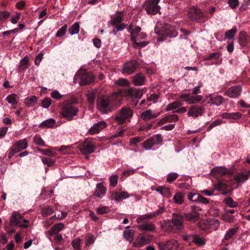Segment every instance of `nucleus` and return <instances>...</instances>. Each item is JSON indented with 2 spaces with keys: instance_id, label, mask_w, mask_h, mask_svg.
<instances>
[{
  "instance_id": "obj_34",
  "label": "nucleus",
  "mask_w": 250,
  "mask_h": 250,
  "mask_svg": "<svg viewBox=\"0 0 250 250\" xmlns=\"http://www.w3.org/2000/svg\"><path fill=\"white\" fill-rule=\"evenodd\" d=\"M184 195L183 193L177 192L173 197V201L174 203L178 205H181L184 202Z\"/></svg>"
},
{
  "instance_id": "obj_44",
  "label": "nucleus",
  "mask_w": 250,
  "mask_h": 250,
  "mask_svg": "<svg viewBox=\"0 0 250 250\" xmlns=\"http://www.w3.org/2000/svg\"><path fill=\"white\" fill-rule=\"evenodd\" d=\"M64 227L63 224L59 223L54 225L50 229L53 233H57L62 230Z\"/></svg>"
},
{
  "instance_id": "obj_28",
  "label": "nucleus",
  "mask_w": 250,
  "mask_h": 250,
  "mask_svg": "<svg viewBox=\"0 0 250 250\" xmlns=\"http://www.w3.org/2000/svg\"><path fill=\"white\" fill-rule=\"evenodd\" d=\"M157 192H158L163 198H168L172 195L170 189L168 187L159 186L157 187Z\"/></svg>"
},
{
  "instance_id": "obj_10",
  "label": "nucleus",
  "mask_w": 250,
  "mask_h": 250,
  "mask_svg": "<svg viewBox=\"0 0 250 250\" xmlns=\"http://www.w3.org/2000/svg\"><path fill=\"white\" fill-rule=\"evenodd\" d=\"M140 66V63L136 60H131L125 63L123 67V73L130 74L134 72Z\"/></svg>"
},
{
  "instance_id": "obj_12",
  "label": "nucleus",
  "mask_w": 250,
  "mask_h": 250,
  "mask_svg": "<svg viewBox=\"0 0 250 250\" xmlns=\"http://www.w3.org/2000/svg\"><path fill=\"white\" fill-rule=\"evenodd\" d=\"M152 236L149 234H140L133 243L135 247H141L148 243L152 239Z\"/></svg>"
},
{
  "instance_id": "obj_35",
  "label": "nucleus",
  "mask_w": 250,
  "mask_h": 250,
  "mask_svg": "<svg viewBox=\"0 0 250 250\" xmlns=\"http://www.w3.org/2000/svg\"><path fill=\"white\" fill-rule=\"evenodd\" d=\"M237 230L238 229L237 228H232L229 229L226 232L223 241L228 240L231 238L233 237V236L237 232Z\"/></svg>"
},
{
  "instance_id": "obj_36",
  "label": "nucleus",
  "mask_w": 250,
  "mask_h": 250,
  "mask_svg": "<svg viewBox=\"0 0 250 250\" xmlns=\"http://www.w3.org/2000/svg\"><path fill=\"white\" fill-rule=\"evenodd\" d=\"M38 99L36 96L28 97L25 99V104L29 106L32 107L37 103Z\"/></svg>"
},
{
  "instance_id": "obj_19",
  "label": "nucleus",
  "mask_w": 250,
  "mask_h": 250,
  "mask_svg": "<svg viewBox=\"0 0 250 250\" xmlns=\"http://www.w3.org/2000/svg\"><path fill=\"white\" fill-rule=\"evenodd\" d=\"M106 124L104 121H101L95 124L88 130L90 134H95L98 133L102 129L104 128Z\"/></svg>"
},
{
  "instance_id": "obj_46",
  "label": "nucleus",
  "mask_w": 250,
  "mask_h": 250,
  "mask_svg": "<svg viewBox=\"0 0 250 250\" xmlns=\"http://www.w3.org/2000/svg\"><path fill=\"white\" fill-rule=\"evenodd\" d=\"M201 195L198 193L189 192L188 195V198L193 202L198 203Z\"/></svg>"
},
{
  "instance_id": "obj_63",
  "label": "nucleus",
  "mask_w": 250,
  "mask_h": 250,
  "mask_svg": "<svg viewBox=\"0 0 250 250\" xmlns=\"http://www.w3.org/2000/svg\"><path fill=\"white\" fill-rule=\"evenodd\" d=\"M80 243L81 239L80 238H77L72 242V245L75 250H81L80 248Z\"/></svg>"
},
{
  "instance_id": "obj_21",
  "label": "nucleus",
  "mask_w": 250,
  "mask_h": 250,
  "mask_svg": "<svg viewBox=\"0 0 250 250\" xmlns=\"http://www.w3.org/2000/svg\"><path fill=\"white\" fill-rule=\"evenodd\" d=\"M129 196L128 192L126 191H122L121 192L113 191L111 192L110 197L116 201L120 202L124 199L128 198Z\"/></svg>"
},
{
  "instance_id": "obj_30",
  "label": "nucleus",
  "mask_w": 250,
  "mask_h": 250,
  "mask_svg": "<svg viewBox=\"0 0 250 250\" xmlns=\"http://www.w3.org/2000/svg\"><path fill=\"white\" fill-rule=\"evenodd\" d=\"M29 66V58L27 56L23 57L20 62L18 72H24Z\"/></svg>"
},
{
  "instance_id": "obj_49",
  "label": "nucleus",
  "mask_w": 250,
  "mask_h": 250,
  "mask_svg": "<svg viewBox=\"0 0 250 250\" xmlns=\"http://www.w3.org/2000/svg\"><path fill=\"white\" fill-rule=\"evenodd\" d=\"M224 202L230 208H235L238 206V203L234 201L232 198L229 197L225 198Z\"/></svg>"
},
{
  "instance_id": "obj_8",
  "label": "nucleus",
  "mask_w": 250,
  "mask_h": 250,
  "mask_svg": "<svg viewBox=\"0 0 250 250\" xmlns=\"http://www.w3.org/2000/svg\"><path fill=\"white\" fill-rule=\"evenodd\" d=\"M242 92L241 85H236L229 88L224 93V95L230 98H237Z\"/></svg>"
},
{
  "instance_id": "obj_15",
  "label": "nucleus",
  "mask_w": 250,
  "mask_h": 250,
  "mask_svg": "<svg viewBox=\"0 0 250 250\" xmlns=\"http://www.w3.org/2000/svg\"><path fill=\"white\" fill-rule=\"evenodd\" d=\"M144 6L148 14H156V0H146Z\"/></svg>"
},
{
  "instance_id": "obj_27",
  "label": "nucleus",
  "mask_w": 250,
  "mask_h": 250,
  "mask_svg": "<svg viewBox=\"0 0 250 250\" xmlns=\"http://www.w3.org/2000/svg\"><path fill=\"white\" fill-rule=\"evenodd\" d=\"M133 82L135 85H142L145 82V77L142 73L136 74L133 77Z\"/></svg>"
},
{
  "instance_id": "obj_61",
  "label": "nucleus",
  "mask_w": 250,
  "mask_h": 250,
  "mask_svg": "<svg viewBox=\"0 0 250 250\" xmlns=\"http://www.w3.org/2000/svg\"><path fill=\"white\" fill-rule=\"evenodd\" d=\"M42 160L44 164L46 165L49 167L53 166L55 163V161L54 160L48 157H42Z\"/></svg>"
},
{
  "instance_id": "obj_54",
  "label": "nucleus",
  "mask_w": 250,
  "mask_h": 250,
  "mask_svg": "<svg viewBox=\"0 0 250 250\" xmlns=\"http://www.w3.org/2000/svg\"><path fill=\"white\" fill-rule=\"evenodd\" d=\"M178 174L176 172L169 173L167 175V181L168 183H172L178 178Z\"/></svg>"
},
{
  "instance_id": "obj_5",
  "label": "nucleus",
  "mask_w": 250,
  "mask_h": 250,
  "mask_svg": "<svg viewBox=\"0 0 250 250\" xmlns=\"http://www.w3.org/2000/svg\"><path fill=\"white\" fill-rule=\"evenodd\" d=\"M144 91H146V88L140 90L131 87L121 90V94L127 99H132L135 101V100H138L142 97Z\"/></svg>"
},
{
  "instance_id": "obj_43",
  "label": "nucleus",
  "mask_w": 250,
  "mask_h": 250,
  "mask_svg": "<svg viewBox=\"0 0 250 250\" xmlns=\"http://www.w3.org/2000/svg\"><path fill=\"white\" fill-rule=\"evenodd\" d=\"M239 42L241 46H245L247 44V39L244 32L241 31L239 33Z\"/></svg>"
},
{
  "instance_id": "obj_2",
  "label": "nucleus",
  "mask_w": 250,
  "mask_h": 250,
  "mask_svg": "<svg viewBox=\"0 0 250 250\" xmlns=\"http://www.w3.org/2000/svg\"><path fill=\"white\" fill-rule=\"evenodd\" d=\"M117 94H114L111 96L99 97L97 104L99 110L104 113H107L112 111L117 104Z\"/></svg>"
},
{
  "instance_id": "obj_45",
  "label": "nucleus",
  "mask_w": 250,
  "mask_h": 250,
  "mask_svg": "<svg viewBox=\"0 0 250 250\" xmlns=\"http://www.w3.org/2000/svg\"><path fill=\"white\" fill-rule=\"evenodd\" d=\"M80 25L78 22L74 23L68 29V32L71 35L77 34L79 32Z\"/></svg>"
},
{
  "instance_id": "obj_32",
  "label": "nucleus",
  "mask_w": 250,
  "mask_h": 250,
  "mask_svg": "<svg viewBox=\"0 0 250 250\" xmlns=\"http://www.w3.org/2000/svg\"><path fill=\"white\" fill-rule=\"evenodd\" d=\"M97 94L98 91L96 89L88 92V93L87 94L86 96L87 101L90 105L94 104Z\"/></svg>"
},
{
  "instance_id": "obj_7",
  "label": "nucleus",
  "mask_w": 250,
  "mask_h": 250,
  "mask_svg": "<svg viewBox=\"0 0 250 250\" xmlns=\"http://www.w3.org/2000/svg\"><path fill=\"white\" fill-rule=\"evenodd\" d=\"M133 113V112L130 107H122L120 112L115 117V120L120 124H123L126 120L132 117Z\"/></svg>"
},
{
  "instance_id": "obj_64",
  "label": "nucleus",
  "mask_w": 250,
  "mask_h": 250,
  "mask_svg": "<svg viewBox=\"0 0 250 250\" xmlns=\"http://www.w3.org/2000/svg\"><path fill=\"white\" fill-rule=\"evenodd\" d=\"M52 100L50 98H45L42 101V106L44 108H47L50 106Z\"/></svg>"
},
{
  "instance_id": "obj_14",
  "label": "nucleus",
  "mask_w": 250,
  "mask_h": 250,
  "mask_svg": "<svg viewBox=\"0 0 250 250\" xmlns=\"http://www.w3.org/2000/svg\"><path fill=\"white\" fill-rule=\"evenodd\" d=\"M184 219L190 223H195L200 218L199 213L195 210H191L184 214Z\"/></svg>"
},
{
  "instance_id": "obj_16",
  "label": "nucleus",
  "mask_w": 250,
  "mask_h": 250,
  "mask_svg": "<svg viewBox=\"0 0 250 250\" xmlns=\"http://www.w3.org/2000/svg\"><path fill=\"white\" fill-rule=\"evenodd\" d=\"M204 110L205 109L203 107L197 105L192 106L188 111V115L189 117L197 118L198 116L202 115Z\"/></svg>"
},
{
  "instance_id": "obj_55",
  "label": "nucleus",
  "mask_w": 250,
  "mask_h": 250,
  "mask_svg": "<svg viewBox=\"0 0 250 250\" xmlns=\"http://www.w3.org/2000/svg\"><path fill=\"white\" fill-rule=\"evenodd\" d=\"M11 13L7 11H2L0 12V21L3 22L5 21L10 16Z\"/></svg>"
},
{
  "instance_id": "obj_17",
  "label": "nucleus",
  "mask_w": 250,
  "mask_h": 250,
  "mask_svg": "<svg viewBox=\"0 0 250 250\" xmlns=\"http://www.w3.org/2000/svg\"><path fill=\"white\" fill-rule=\"evenodd\" d=\"M207 100L208 104L219 106L223 102V97L221 95H209L207 97Z\"/></svg>"
},
{
  "instance_id": "obj_47",
  "label": "nucleus",
  "mask_w": 250,
  "mask_h": 250,
  "mask_svg": "<svg viewBox=\"0 0 250 250\" xmlns=\"http://www.w3.org/2000/svg\"><path fill=\"white\" fill-rule=\"evenodd\" d=\"M34 142L38 146H47L44 141L39 135H36L34 137Z\"/></svg>"
},
{
  "instance_id": "obj_11",
  "label": "nucleus",
  "mask_w": 250,
  "mask_h": 250,
  "mask_svg": "<svg viewBox=\"0 0 250 250\" xmlns=\"http://www.w3.org/2000/svg\"><path fill=\"white\" fill-rule=\"evenodd\" d=\"M22 216L17 212H13L10 218L11 226H19L20 228H26L28 227L27 224H22Z\"/></svg>"
},
{
  "instance_id": "obj_25",
  "label": "nucleus",
  "mask_w": 250,
  "mask_h": 250,
  "mask_svg": "<svg viewBox=\"0 0 250 250\" xmlns=\"http://www.w3.org/2000/svg\"><path fill=\"white\" fill-rule=\"evenodd\" d=\"M12 146L15 148L17 152H20L28 146V144L26 139L20 140L14 144Z\"/></svg>"
},
{
  "instance_id": "obj_48",
  "label": "nucleus",
  "mask_w": 250,
  "mask_h": 250,
  "mask_svg": "<svg viewBox=\"0 0 250 250\" xmlns=\"http://www.w3.org/2000/svg\"><path fill=\"white\" fill-rule=\"evenodd\" d=\"M134 230L133 229L126 230L124 231L125 238L130 242L132 241L134 236Z\"/></svg>"
},
{
  "instance_id": "obj_51",
  "label": "nucleus",
  "mask_w": 250,
  "mask_h": 250,
  "mask_svg": "<svg viewBox=\"0 0 250 250\" xmlns=\"http://www.w3.org/2000/svg\"><path fill=\"white\" fill-rule=\"evenodd\" d=\"M139 39H136L135 40H134V41H131L132 42V45L134 47H139V48H141V47H145V46H146L147 43H148V42H137V41L139 40Z\"/></svg>"
},
{
  "instance_id": "obj_37",
  "label": "nucleus",
  "mask_w": 250,
  "mask_h": 250,
  "mask_svg": "<svg viewBox=\"0 0 250 250\" xmlns=\"http://www.w3.org/2000/svg\"><path fill=\"white\" fill-rule=\"evenodd\" d=\"M209 226V219L202 220L198 223V227L203 230H208L210 229V227Z\"/></svg>"
},
{
  "instance_id": "obj_33",
  "label": "nucleus",
  "mask_w": 250,
  "mask_h": 250,
  "mask_svg": "<svg viewBox=\"0 0 250 250\" xmlns=\"http://www.w3.org/2000/svg\"><path fill=\"white\" fill-rule=\"evenodd\" d=\"M141 116L142 118L145 121L151 120L156 117V114L152 113V110L150 109L142 112Z\"/></svg>"
},
{
  "instance_id": "obj_22",
  "label": "nucleus",
  "mask_w": 250,
  "mask_h": 250,
  "mask_svg": "<svg viewBox=\"0 0 250 250\" xmlns=\"http://www.w3.org/2000/svg\"><path fill=\"white\" fill-rule=\"evenodd\" d=\"M106 188L104 186L102 183H98L96 185V190L94 194L91 196L92 198L94 197H97L102 198L105 194Z\"/></svg>"
},
{
  "instance_id": "obj_50",
  "label": "nucleus",
  "mask_w": 250,
  "mask_h": 250,
  "mask_svg": "<svg viewBox=\"0 0 250 250\" xmlns=\"http://www.w3.org/2000/svg\"><path fill=\"white\" fill-rule=\"evenodd\" d=\"M209 222L210 229H216L220 226V221L218 219H209Z\"/></svg>"
},
{
  "instance_id": "obj_57",
  "label": "nucleus",
  "mask_w": 250,
  "mask_h": 250,
  "mask_svg": "<svg viewBox=\"0 0 250 250\" xmlns=\"http://www.w3.org/2000/svg\"><path fill=\"white\" fill-rule=\"evenodd\" d=\"M237 29L236 28H233L230 30L226 32L225 36L229 39H231L233 38L235 34L237 32Z\"/></svg>"
},
{
  "instance_id": "obj_40",
  "label": "nucleus",
  "mask_w": 250,
  "mask_h": 250,
  "mask_svg": "<svg viewBox=\"0 0 250 250\" xmlns=\"http://www.w3.org/2000/svg\"><path fill=\"white\" fill-rule=\"evenodd\" d=\"M56 121L53 119H49L42 122L39 125L40 127H52L55 124Z\"/></svg>"
},
{
  "instance_id": "obj_4",
  "label": "nucleus",
  "mask_w": 250,
  "mask_h": 250,
  "mask_svg": "<svg viewBox=\"0 0 250 250\" xmlns=\"http://www.w3.org/2000/svg\"><path fill=\"white\" fill-rule=\"evenodd\" d=\"M157 41L162 42L166 40L167 37L172 38L177 36V32L175 28L171 25L166 24L163 27V29L157 32Z\"/></svg>"
},
{
  "instance_id": "obj_1",
  "label": "nucleus",
  "mask_w": 250,
  "mask_h": 250,
  "mask_svg": "<svg viewBox=\"0 0 250 250\" xmlns=\"http://www.w3.org/2000/svg\"><path fill=\"white\" fill-rule=\"evenodd\" d=\"M184 216L179 213H173L170 222H165L161 227L164 230L174 233H179L184 228Z\"/></svg>"
},
{
  "instance_id": "obj_20",
  "label": "nucleus",
  "mask_w": 250,
  "mask_h": 250,
  "mask_svg": "<svg viewBox=\"0 0 250 250\" xmlns=\"http://www.w3.org/2000/svg\"><path fill=\"white\" fill-rule=\"evenodd\" d=\"M94 149V146L91 143L87 142H84L80 149L82 153L84 155L92 153Z\"/></svg>"
},
{
  "instance_id": "obj_53",
  "label": "nucleus",
  "mask_w": 250,
  "mask_h": 250,
  "mask_svg": "<svg viewBox=\"0 0 250 250\" xmlns=\"http://www.w3.org/2000/svg\"><path fill=\"white\" fill-rule=\"evenodd\" d=\"M227 188V185L223 182H219L214 185V190L217 191L223 190Z\"/></svg>"
},
{
  "instance_id": "obj_52",
  "label": "nucleus",
  "mask_w": 250,
  "mask_h": 250,
  "mask_svg": "<svg viewBox=\"0 0 250 250\" xmlns=\"http://www.w3.org/2000/svg\"><path fill=\"white\" fill-rule=\"evenodd\" d=\"M223 122H224L222 120H221L220 119H217L210 123V124L208 126L207 130L208 131H209L211 129H212L213 127H214L215 126L220 125Z\"/></svg>"
},
{
  "instance_id": "obj_60",
  "label": "nucleus",
  "mask_w": 250,
  "mask_h": 250,
  "mask_svg": "<svg viewBox=\"0 0 250 250\" xmlns=\"http://www.w3.org/2000/svg\"><path fill=\"white\" fill-rule=\"evenodd\" d=\"M115 84L120 86H128L129 84L128 81L125 79L120 78L115 82Z\"/></svg>"
},
{
  "instance_id": "obj_23",
  "label": "nucleus",
  "mask_w": 250,
  "mask_h": 250,
  "mask_svg": "<svg viewBox=\"0 0 250 250\" xmlns=\"http://www.w3.org/2000/svg\"><path fill=\"white\" fill-rule=\"evenodd\" d=\"M178 120V116L176 114H171L168 115L167 116L164 117L162 118L158 123H157V125L159 124L160 125L168 123H172L176 122Z\"/></svg>"
},
{
  "instance_id": "obj_6",
  "label": "nucleus",
  "mask_w": 250,
  "mask_h": 250,
  "mask_svg": "<svg viewBox=\"0 0 250 250\" xmlns=\"http://www.w3.org/2000/svg\"><path fill=\"white\" fill-rule=\"evenodd\" d=\"M79 111L77 107L71 104H67L62 107L61 114L62 117L70 121L73 119Z\"/></svg>"
},
{
  "instance_id": "obj_58",
  "label": "nucleus",
  "mask_w": 250,
  "mask_h": 250,
  "mask_svg": "<svg viewBox=\"0 0 250 250\" xmlns=\"http://www.w3.org/2000/svg\"><path fill=\"white\" fill-rule=\"evenodd\" d=\"M214 169L218 173L221 175H225L229 172V170L226 167H219L214 168Z\"/></svg>"
},
{
  "instance_id": "obj_29",
  "label": "nucleus",
  "mask_w": 250,
  "mask_h": 250,
  "mask_svg": "<svg viewBox=\"0 0 250 250\" xmlns=\"http://www.w3.org/2000/svg\"><path fill=\"white\" fill-rule=\"evenodd\" d=\"M156 144V137L154 135L147 139L143 143V146L146 150L152 148L153 146Z\"/></svg>"
},
{
  "instance_id": "obj_41",
  "label": "nucleus",
  "mask_w": 250,
  "mask_h": 250,
  "mask_svg": "<svg viewBox=\"0 0 250 250\" xmlns=\"http://www.w3.org/2000/svg\"><path fill=\"white\" fill-rule=\"evenodd\" d=\"M183 104L180 101H177L169 104L166 107L167 111H171L179 107Z\"/></svg>"
},
{
  "instance_id": "obj_31",
  "label": "nucleus",
  "mask_w": 250,
  "mask_h": 250,
  "mask_svg": "<svg viewBox=\"0 0 250 250\" xmlns=\"http://www.w3.org/2000/svg\"><path fill=\"white\" fill-rule=\"evenodd\" d=\"M250 173V171L239 173L235 176L234 179L237 182H243L248 179Z\"/></svg>"
},
{
  "instance_id": "obj_24",
  "label": "nucleus",
  "mask_w": 250,
  "mask_h": 250,
  "mask_svg": "<svg viewBox=\"0 0 250 250\" xmlns=\"http://www.w3.org/2000/svg\"><path fill=\"white\" fill-rule=\"evenodd\" d=\"M221 116L223 119L236 120L242 117V114L239 112L233 113L225 112L221 114Z\"/></svg>"
},
{
  "instance_id": "obj_39",
  "label": "nucleus",
  "mask_w": 250,
  "mask_h": 250,
  "mask_svg": "<svg viewBox=\"0 0 250 250\" xmlns=\"http://www.w3.org/2000/svg\"><path fill=\"white\" fill-rule=\"evenodd\" d=\"M192 241L198 246L203 245L206 243V240L204 237L199 236L196 234L193 235Z\"/></svg>"
},
{
  "instance_id": "obj_26",
  "label": "nucleus",
  "mask_w": 250,
  "mask_h": 250,
  "mask_svg": "<svg viewBox=\"0 0 250 250\" xmlns=\"http://www.w3.org/2000/svg\"><path fill=\"white\" fill-rule=\"evenodd\" d=\"M141 28L138 26L136 27L133 31H131V40L134 41L136 39H144L146 37V34L143 33H140Z\"/></svg>"
},
{
  "instance_id": "obj_18",
  "label": "nucleus",
  "mask_w": 250,
  "mask_h": 250,
  "mask_svg": "<svg viewBox=\"0 0 250 250\" xmlns=\"http://www.w3.org/2000/svg\"><path fill=\"white\" fill-rule=\"evenodd\" d=\"M179 246V242L176 240H170L160 248V250H177Z\"/></svg>"
},
{
  "instance_id": "obj_59",
  "label": "nucleus",
  "mask_w": 250,
  "mask_h": 250,
  "mask_svg": "<svg viewBox=\"0 0 250 250\" xmlns=\"http://www.w3.org/2000/svg\"><path fill=\"white\" fill-rule=\"evenodd\" d=\"M16 97L17 96L15 94H10L7 96V100L9 103L15 105L16 104L18 103Z\"/></svg>"
},
{
  "instance_id": "obj_3",
  "label": "nucleus",
  "mask_w": 250,
  "mask_h": 250,
  "mask_svg": "<svg viewBox=\"0 0 250 250\" xmlns=\"http://www.w3.org/2000/svg\"><path fill=\"white\" fill-rule=\"evenodd\" d=\"M155 213L152 214H147L143 215H140L137 219V222L140 225L138 228L141 230L145 231H152L155 230V227L154 224L151 223L147 222V220L151 219Z\"/></svg>"
},
{
  "instance_id": "obj_13",
  "label": "nucleus",
  "mask_w": 250,
  "mask_h": 250,
  "mask_svg": "<svg viewBox=\"0 0 250 250\" xmlns=\"http://www.w3.org/2000/svg\"><path fill=\"white\" fill-rule=\"evenodd\" d=\"M80 82L79 84L81 85H88L92 83L94 80V75L88 72H84L79 76Z\"/></svg>"
},
{
  "instance_id": "obj_38",
  "label": "nucleus",
  "mask_w": 250,
  "mask_h": 250,
  "mask_svg": "<svg viewBox=\"0 0 250 250\" xmlns=\"http://www.w3.org/2000/svg\"><path fill=\"white\" fill-rule=\"evenodd\" d=\"M203 99L201 95L191 96L186 100V102L188 104H196L200 102Z\"/></svg>"
},
{
  "instance_id": "obj_62",
  "label": "nucleus",
  "mask_w": 250,
  "mask_h": 250,
  "mask_svg": "<svg viewBox=\"0 0 250 250\" xmlns=\"http://www.w3.org/2000/svg\"><path fill=\"white\" fill-rule=\"evenodd\" d=\"M118 176L117 175H112L109 178L110 186L115 187L118 183Z\"/></svg>"
},
{
  "instance_id": "obj_9",
  "label": "nucleus",
  "mask_w": 250,
  "mask_h": 250,
  "mask_svg": "<svg viewBox=\"0 0 250 250\" xmlns=\"http://www.w3.org/2000/svg\"><path fill=\"white\" fill-rule=\"evenodd\" d=\"M189 17L192 21L201 22L205 17V15L200 9L193 6L189 10Z\"/></svg>"
},
{
  "instance_id": "obj_42",
  "label": "nucleus",
  "mask_w": 250,
  "mask_h": 250,
  "mask_svg": "<svg viewBox=\"0 0 250 250\" xmlns=\"http://www.w3.org/2000/svg\"><path fill=\"white\" fill-rule=\"evenodd\" d=\"M156 100V94L154 93L153 94H151L150 95V96L147 98L146 100H145V99L143 100L141 102L140 105H142L144 104H147L148 106H149L151 104L148 103L150 101H153V103H155Z\"/></svg>"
},
{
  "instance_id": "obj_56",
  "label": "nucleus",
  "mask_w": 250,
  "mask_h": 250,
  "mask_svg": "<svg viewBox=\"0 0 250 250\" xmlns=\"http://www.w3.org/2000/svg\"><path fill=\"white\" fill-rule=\"evenodd\" d=\"M67 28V24H64L63 26H62L61 28L59 29V30L57 31L56 37H60L62 36H63L65 35V34L66 32Z\"/></svg>"
}]
</instances>
